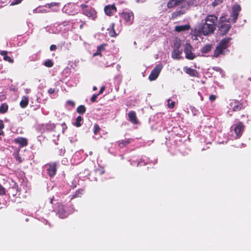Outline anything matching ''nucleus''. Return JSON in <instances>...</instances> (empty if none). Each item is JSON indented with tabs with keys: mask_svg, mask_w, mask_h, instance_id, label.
I'll list each match as a JSON object with an SVG mask.
<instances>
[{
	"mask_svg": "<svg viewBox=\"0 0 251 251\" xmlns=\"http://www.w3.org/2000/svg\"><path fill=\"white\" fill-rule=\"evenodd\" d=\"M61 126H62V132H64L65 130L67 128V126L65 123H62Z\"/></svg>",
	"mask_w": 251,
	"mask_h": 251,
	"instance_id": "603ef678",
	"label": "nucleus"
},
{
	"mask_svg": "<svg viewBox=\"0 0 251 251\" xmlns=\"http://www.w3.org/2000/svg\"><path fill=\"white\" fill-rule=\"evenodd\" d=\"M182 51L179 50V47L176 46L172 52V57L174 59L178 60L181 58Z\"/></svg>",
	"mask_w": 251,
	"mask_h": 251,
	"instance_id": "6ab92c4d",
	"label": "nucleus"
},
{
	"mask_svg": "<svg viewBox=\"0 0 251 251\" xmlns=\"http://www.w3.org/2000/svg\"><path fill=\"white\" fill-rule=\"evenodd\" d=\"M185 71L186 73L189 75L192 76H196L198 74V72L196 70L193 69L191 68L185 67Z\"/></svg>",
	"mask_w": 251,
	"mask_h": 251,
	"instance_id": "c756f323",
	"label": "nucleus"
},
{
	"mask_svg": "<svg viewBox=\"0 0 251 251\" xmlns=\"http://www.w3.org/2000/svg\"><path fill=\"white\" fill-rule=\"evenodd\" d=\"M146 1V0H136V1L137 3H143V2H144Z\"/></svg>",
	"mask_w": 251,
	"mask_h": 251,
	"instance_id": "680f3d73",
	"label": "nucleus"
},
{
	"mask_svg": "<svg viewBox=\"0 0 251 251\" xmlns=\"http://www.w3.org/2000/svg\"><path fill=\"white\" fill-rule=\"evenodd\" d=\"M229 105L234 111H239L242 107V105L237 100H232Z\"/></svg>",
	"mask_w": 251,
	"mask_h": 251,
	"instance_id": "a211bd4d",
	"label": "nucleus"
},
{
	"mask_svg": "<svg viewBox=\"0 0 251 251\" xmlns=\"http://www.w3.org/2000/svg\"><path fill=\"white\" fill-rule=\"evenodd\" d=\"M98 96H99V94H94L91 98V101L92 102H95Z\"/></svg>",
	"mask_w": 251,
	"mask_h": 251,
	"instance_id": "49530a36",
	"label": "nucleus"
},
{
	"mask_svg": "<svg viewBox=\"0 0 251 251\" xmlns=\"http://www.w3.org/2000/svg\"><path fill=\"white\" fill-rule=\"evenodd\" d=\"M40 127L42 132H50L54 130L55 126L53 123H49L47 124H43Z\"/></svg>",
	"mask_w": 251,
	"mask_h": 251,
	"instance_id": "dca6fc26",
	"label": "nucleus"
},
{
	"mask_svg": "<svg viewBox=\"0 0 251 251\" xmlns=\"http://www.w3.org/2000/svg\"><path fill=\"white\" fill-rule=\"evenodd\" d=\"M66 43L65 41H62L58 45V46L60 47L61 50L63 49Z\"/></svg>",
	"mask_w": 251,
	"mask_h": 251,
	"instance_id": "8fccbe9b",
	"label": "nucleus"
},
{
	"mask_svg": "<svg viewBox=\"0 0 251 251\" xmlns=\"http://www.w3.org/2000/svg\"><path fill=\"white\" fill-rule=\"evenodd\" d=\"M194 0H170L167 3L169 8L181 5H188V7L194 4Z\"/></svg>",
	"mask_w": 251,
	"mask_h": 251,
	"instance_id": "20e7f679",
	"label": "nucleus"
},
{
	"mask_svg": "<svg viewBox=\"0 0 251 251\" xmlns=\"http://www.w3.org/2000/svg\"><path fill=\"white\" fill-rule=\"evenodd\" d=\"M14 141L16 143L19 144L21 147L25 146L27 144V139L23 137L16 138Z\"/></svg>",
	"mask_w": 251,
	"mask_h": 251,
	"instance_id": "5701e85b",
	"label": "nucleus"
},
{
	"mask_svg": "<svg viewBox=\"0 0 251 251\" xmlns=\"http://www.w3.org/2000/svg\"><path fill=\"white\" fill-rule=\"evenodd\" d=\"M17 88H16V87L13 85H12L10 87V91H13V92H15L17 90Z\"/></svg>",
	"mask_w": 251,
	"mask_h": 251,
	"instance_id": "5fc2aeb1",
	"label": "nucleus"
},
{
	"mask_svg": "<svg viewBox=\"0 0 251 251\" xmlns=\"http://www.w3.org/2000/svg\"><path fill=\"white\" fill-rule=\"evenodd\" d=\"M244 125L241 122H238L235 125L234 130L237 138H239L241 136L244 130Z\"/></svg>",
	"mask_w": 251,
	"mask_h": 251,
	"instance_id": "2eb2a0df",
	"label": "nucleus"
},
{
	"mask_svg": "<svg viewBox=\"0 0 251 251\" xmlns=\"http://www.w3.org/2000/svg\"><path fill=\"white\" fill-rule=\"evenodd\" d=\"M167 102H168L167 105H168V108L172 109L174 107L175 105V101H172L170 99H168L167 100Z\"/></svg>",
	"mask_w": 251,
	"mask_h": 251,
	"instance_id": "4c0bfd02",
	"label": "nucleus"
},
{
	"mask_svg": "<svg viewBox=\"0 0 251 251\" xmlns=\"http://www.w3.org/2000/svg\"><path fill=\"white\" fill-rule=\"evenodd\" d=\"M210 24L202 20L201 23L192 31V34L196 37L208 36L214 33L215 29Z\"/></svg>",
	"mask_w": 251,
	"mask_h": 251,
	"instance_id": "f257e3e1",
	"label": "nucleus"
},
{
	"mask_svg": "<svg viewBox=\"0 0 251 251\" xmlns=\"http://www.w3.org/2000/svg\"><path fill=\"white\" fill-rule=\"evenodd\" d=\"M188 4H184L181 5L180 7H178L175 12H173L172 14V19H175L177 17L181 16V15L184 14L186 11L188 9Z\"/></svg>",
	"mask_w": 251,
	"mask_h": 251,
	"instance_id": "39448f33",
	"label": "nucleus"
},
{
	"mask_svg": "<svg viewBox=\"0 0 251 251\" xmlns=\"http://www.w3.org/2000/svg\"><path fill=\"white\" fill-rule=\"evenodd\" d=\"M241 8L238 4H235L233 6L232 8V12L230 17L232 18V22L233 23H235L238 19L239 12L241 11Z\"/></svg>",
	"mask_w": 251,
	"mask_h": 251,
	"instance_id": "1a4fd4ad",
	"label": "nucleus"
},
{
	"mask_svg": "<svg viewBox=\"0 0 251 251\" xmlns=\"http://www.w3.org/2000/svg\"><path fill=\"white\" fill-rule=\"evenodd\" d=\"M67 103L68 104H69L71 106H72V107L74 106L75 105V102L72 101V100H69L67 101Z\"/></svg>",
	"mask_w": 251,
	"mask_h": 251,
	"instance_id": "3c124183",
	"label": "nucleus"
},
{
	"mask_svg": "<svg viewBox=\"0 0 251 251\" xmlns=\"http://www.w3.org/2000/svg\"><path fill=\"white\" fill-rule=\"evenodd\" d=\"M93 90L94 91H95V90H97V87L96 86H94L93 88Z\"/></svg>",
	"mask_w": 251,
	"mask_h": 251,
	"instance_id": "69168bd1",
	"label": "nucleus"
},
{
	"mask_svg": "<svg viewBox=\"0 0 251 251\" xmlns=\"http://www.w3.org/2000/svg\"><path fill=\"white\" fill-rule=\"evenodd\" d=\"M104 89H105V87H104V86H102V87L100 88V91H99V93L98 94H99V95H100V94H101V93L103 92V91L104 90Z\"/></svg>",
	"mask_w": 251,
	"mask_h": 251,
	"instance_id": "13d9d810",
	"label": "nucleus"
},
{
	"mask_svg": "<svg viewBox=\"0 0 251 251\" xmlns=\"http://www.w3.org/2000/svg\"><path fill=\"white\" fill-rule=\"evenodd\" d=\"M7 53V52L6 51H5V50H1L0 51V54L3 56V57L4 56V55H6Z\"/></svg>",
	"mask_w": 251,
	"mask_h": 251,
	"instance_id": "4d7b16f0",
	"label": "nucleus"
},
{
	"mask_svg": "<svg viewBox=\"0 0 251 251\" xmlns=\"http://www.w3.org/2000/svg\"><path fill=\"white\" fill-rule=\"evenodd\" d=\"M57 207L55 211H56V213L60 218H65L75 211L73 205L70 203L62 205L59 202H57Z\"/></svg>",
	"mask_w": 251,
	"mask_h": 251,
	"instance_id": "f03ea898",
	"label": "nucleus"
},
{
	"mask_svg": "<svg viewBox=\"0 0 251 251\" xmlns=\"http://www.w3.org/2000/svg\"><path fill=\"white\" fill-rule=\"evenodd\" d=\"M122 17L125 20L127 25H130L133 22L134 16L131 11L123 12L121 15Z\"/></svg>",
	"mask_w": 251,
	"mask_h": 251,
	"instance_id": "f8f14e48",
	"label": "nucleus"
},
{
	"mask_svg": "<svg viewBox=\"0 0 251 251\" xmlns=\"http://www.w3.org/2000/svg\"><path fill=\"white\" fill-rule=\"evenodd\" d=\"M133 140L132 139H126L125 140H122L118 141V146L120 148H123L126 145L131 143Z\"/></svg>",
	"mask_w": 251,
	"mask_h": 251,
	"instance_id": "4be33fe9",
	"label": "nucleus"
},
{
	"mask_svg": "<svg viewBox=\"0 0 251 251\" xmlns=\"http://www.w3.org/2000/svg\"><path fill=\"white\" fill-rule=\"evenodd\" d=\"M190 26L189 25H177L175 27V30L177 32H181L186 31L189 29Z\"/></svg>",
	"mask_w": 251,
	"mask_h": 251,
	"instance_id": "393cba45",
	"label": "nucleus"
},
{
	"mask_svg": "<svg viewBox=\"0 0 251 251\" xmlns=\"http://www.w3.org/2000/svg\"><path fill=\"white\" fill-rule=\"evenodd\" d=\"M81 7H82V8H84V7H86V5L85 4H81Z\"/></svg>",
	"mask_w": 251,
	"mask_h": 251,
	"instance_id": "0e129e2a",
	"label": "nucleus"
},
{
	"mask_svg": "<svg viewBox=\"0 0 251 251\" xmlns=\"http://www.w3.org/2000/svg\"><path fill=\"white\" fill-rule=\"evenodd\" d=\"M57 201H58V200H56L55 198V197L53 196L52 198H50L49 199L48 201H47L46 202V204H47V205H48L49 204H51V206H52L51 210L52 211H55V207L54 208V207L53 206V204H54H54H55V203H57V202H58Z\"/></svg>",
	"mask_w": 251,
	"mask_h": 251,
	"instance_id": "bb28decb",
	"label": "nucleus"
},
{
	"mask_svg": "<svg viewBox=\"0 0 251 251\" xmlns=\"http://www.w3.org/2000/svg\"><path fill=\"white\" fill-rule=\"evenodd\" d=\"M231 37H226L222 39L218 44V46L224 49L227 52H229V50L228 48L230 46V41L231 40Z\"/></svg>",
	"mask_w": 251,
	"mask_h": 251,
	"instance_id": "ddd939ff",
	"label": "nucleus"
},
{
	"mask_svg": "<svg viewBox=\"0 0 251 251\" xmlns=\"http://www.w3.org/2000/svg\"><path fill=\"white\" fill-rule=\"evenodd\" d=\"M76 111L79 114H83L86 111V108L84 105H80L77 108Z\"/></svg>",
	"mask_w": 251,
	"mask_h": 251,
	"instance_id": "72a5a7b5",
	"label": "nucleus"
},
{
	"mask_svg": "<svg viewBox=\"0 0 251 251\" xmlns=\"http://www.w3.org/2000/svg\"><path fill=\"white\" fill-rule=\"evenodd\" d=\"M58 91V89H54V88H50L48 90V93L49 94H52L55 92Z\"/></svg>",
	"mask_w": 251,
	"mask_h": 251,
	"instance_id": "c03bdc74",
	"label": "nucleus"
},
{
	"mask_svg": "<svg viewBox=\"0 0 251 251\" xmlns=\"http://www.w3.org/2000/svg\"><path fill=\"white\" fill-rule=\"evenodd\" d=\"M84 193V190L83 189H79L76 190L75 193L70 196V199L72 200L74 198L80 197Z\"/></svg>",
	"mask_w": 251,
	"mask_h": 251,
	"instance_id": "b1692460",
	"label": "nucleus"
},
{
	"mask_svg": "<svg viewBox=\"0 0 251 251\" xmlns=\"http://www.w3.org/2000/svg\"><path fill=\"white\" fill-rule=\"evenodd\" d=\"M95 173L97 176H101L104 173V170L103 168L99 167L95 170Z\"/></svg>",
	"mask_w": 251,
	"mask_h": 251,
	"instance_id": "f704fd0d",
	"label": "nucleus"
},
{
	"mask_svg": "<svg viewBox=\"0 0 251 251\" xmlns=\"http://www.w3.org/2000/svg\"><path fill=\"white\" fill-rule=\"evenodd\" d=\"M3 59L5 61H8L10 63H13V59H12L10 57L8 56L7 54L6 55H4L3 57Z\"/></svg>",
	"mask_w": 251,
	"mask_h": 251,
	"instance_id": "a19ab883",
	"label": "nucleus"
},
{
	"mask_svg": "<svg viewBox=\"0 0 251 251\" xmlns=\"http://www.w3.org/2000/svg\"><path fill=\"white\" fill-rule=\"evenodd\" d=\"M162 68L163 66L162 64H159L157 65L151 71L149 76V79L150 81L155 80L158 77Z\"/></svg>",
	"mask_w": 251,
	"mask_h": 251,
	"instance_id": "0eeeda50",
	"label": "nucleus"
},
{
	"mask_svg": "<svg viewBox=\"0 0 251 251\" xmlns=\"http://www.w3.org/2000/svg\"><path fill=\"white\" fill-rule=\"evenodd\" d=\"M223 1L224 0H214V1L212 2L211 5L213 7H215L220 5L223 3Z\"/></svg>",
	"mask_w": 251,
	"mask_h": 251,
	"instance_id": "c9c22d12",
	"label": "nucleus"
},
{
	"mask_svg": "<svg viewBox=\"0 0 251 251\" xmlns=\"http://www.w3.org/2000/svg\"><path fill=\"white\" fill-rule=\"evenodd\" d=\"M16 160L20 163L22 162V161L21 157H20L19 155L17 156V157H16Z\"/></svg>",
	"mask_w": 251,
	"mask_h": 251,
	"instance_id": "bf43d9fd",
	"label": "nucleus"
},
{
	"mask_svg": "<svg viewBox=\"0 0 251 251\" xmlns=\"http://www.w3.org/2000/svg\"><path fill=\"white\" fill-rule=\"evenodd\" d=\"M100 129V127L97 125H95L94 127V133L95 134H96L97 132L99 131Z\"/></svg>",
	"mask_w": 251,
	"mask_h": 251,
	"instance_id": "a18cd8bd",
	"label": "nucleus"
},
{
	"mask_svg": "<svg viewBox=\"0 0 251 251\" xmlns=\"http://www.w3.org/2000/svg\"><path fill=\"white\" fill-rule=\"evenodd\" d=\"M71 48H72L71 43V42H67L66 43L64 47L63 48V50L65 51H69L71 50Z\"/></svg>",
	"mask_w": 251,
	"mask_h": 251,
	"instance_id": "e433bc0d",
	"label": "nucleus"
},
{
	"mask_svg": "<svg viewBox=\"0 0 251 251\" xmlns=\"http://www.w3.org/2000/svg\"><path fill=\"white\" fill-rule=\"evenodd\" d=\"M111 25H112L111 27H112V28H114V24L113 23H112V24H111ZM109 35H110V36H111V37H114V36H115L116 35V33H115V30H114V29H113L112 31H110V32H109Z\"/></svg>",
	"mask_w": 251,
	"mask_h": 251,
	"instance_id": "37998d69",
	"label": "nucleus"
},
{
	"mask_svg": "<svg viewBox=\"0 0 251 251\" xmlns=\"http://www.w3.org/2000/svg\"><path fill=\"white\" fill-rule=\"evenodd\" d=\"M65 150H64V149H60V150H59V154L60 155H64V154L65 153Z\"/></svg>",
	"mask_w": 251,
	"mask_h": 251,
	"instance_id": "6e6d98bb",
	"label": "nucleus"
},
{
	"mask_svg": "<svg viewBox=\"0 0 251 251\" xmlns=\"http://www.w3.org/2000/svg\"><path fill=\"white\" fill-rule=\"evenodd\" d=\"M56 46L55 45H51L50 46V49L51 51L55 50L56 49Z\"/></svg>",
	"mask_w": 251,
	"mask_h": 251,
	"instance_id": "864d4df0",
	"label": "nucleus"
},
{
	"mask_svg": "<svg viewBox=\"0 0 251 251\" xmlns=\"http://www.w3.org/2000/svg\"><path fill=\"white\" fill-rule=\"evenodd\" d=\"M8 106L7 103H3L0 106V113H5L8 110Z\"/></svg>",
	"mask_w": 251,
	"mask_h": 251,
	"instance_id": "473e14b6",
	"label": "nucleus"
},
{
	"mask_svg": "<svg viewBox=\"0 0 251 251\" xmlns=\"http://www.w3.org/2000/svg\"><path fill=\"white\" fill-rule=\"evenodd\" d=\"M150 162V159L147 158L146 156H142L140 161H132L130 162V165L132 166H141L145 165Z\"/></svg>",
	"mask_w": 251,
	"mask_h": 251,
	"instance_id": "4468645a",
	"label": "nucleus"
},
{
	"mask_svg": "<svg viewBox=\"0 0 251 251\" xmlns=\"http://www.w3.org/2000/svg\"><path fill=\"white\" fill-rule=\"evenodd\" d=\"M106 44H101L97 47V50L96 52L94 53L93 56H95L98 55H101V52L104 50V47Z\"/></svg>",
	"mask_w": 251,
	"mask_h": 251,
	"instance_id": "7c9ffc66",
	"label": "nucleus"
},
{
	"mask_svg": "<svg viewBox=\"0 0 251 251\" xmlns=\"http://www.w3.org/2000/svg\"><path fill=\"white\" fill-rule=\"evenodd\" d=\"M8 194L13 197L16 196L18 193V190L16 186L10 187L7 190Z\"/></svg>",
	"mask_w": 251,
	"mask_h": 251,
	"instance_id": "cd10ccee",
	"label": "nucleus"
},
{
	"mask_svg": "<svg viewBox=\"0 0 251 251\" xmlns=\"http://www.w3.org/2000/svg\"><path fill=\"white\" fill-rule=\"evenodd\" d=\"M212 46V45L211 44H206L201 48V51L202 53H208L211 50Z\"/></svg>",
	"mask_w": 251,
	"mask_h": 251,
	"instance_id": "a878e982",
	"label": "nucleus"
},
{
	"mask_svg": "<svg viewBox=\"0 0 251 251\" xmlns=\"http://www.w3.org/2000/svg\"><path fill=\"white\" fill-rule=\"evenodd\" d=\"M128 120L133 124H137L138 121L137 119L136 113L133 111H130L128 113Z\"/></svg>",
	"mask_w": 251,
	"mask_h": 251,
	"instance_id": "aec40b11",
	"label": "nucleus"
},
{
	"mask_svg": "<svg viewBox=\"0 0 251 251\" xmlns=\"http://www.w3.org/2000/svg\"><path fill=\"white\" fill-rule=\"evenodd\" d=\"M203 20L208 24H210L211 26H212V27L216 30L217 26V23L219 22L217 16L214 14H209Z\"/></svg>",
	"mask_w": 251,
	"mask_h": 251,
	"instance_id": "423d86ee",
	"label": "nucleus"
},
{
	"mask_svg": "<svg viewBox=\"0 0 251 251\" xmlns=\"http://www.w3.org/2000/svg\"><path fill=\"white\" fill-rule=\"evenodd\" d=\"M193 50V47L189 44H186L184 49V52L185 54V57L189 60L194 59L196 56L195 54L192 52Z\"/></svg>",
	"mask_w": 251,
	"mask_h": 251,
	"instance_id": "6e6552de",
	"label": "nucleus"
},
{
	"mask_svg": "<svg viewBox=\"0 0 251 251\" xmlns=\"http://www.w3.org/2000/svg\"><path fill=\"white\" fill-rule=\"evenodd\" d=\"M67 162V160L66 158H64L62 160V163L63 164H66V163Z\"/></svg>",
	"mask_w": 251,
	"mask_h": 251,
	"instance_id": "052dcab7",
	"label": "nucleus"
},
{
	"mask_svg": "<svg viewBox=\"0 0 251 251\" xmlns=\"http://www.w3.org/2000/svg\"><path fill=\"white\" fill-rule=\"evenodd\" d=\"M44 64L47 67H51L53 66V63L51 60L48 59L45 61Z\"/></svg>",
	"mask_w": 251,
	"mask_h": 251,
	"instance_id": "58836bf2",
	"label": "nucleus"
},
{
	"mask_svg": "<svg viewBox=\"0 0 251 251\" xmlns=\"http://www.w3.org/2000/svg\"><path fill=\"white\" fill-rule=\"evenodd\" d=\"M53 142H54V143L55 144H57V143H56V142H55V140H53Z\"/></svg>",
	"mask_w": 251,
	"mask_h": 251,
	"instance_id": "338daca9",
	"label": "nucleus"
},
{
	"mask_svg": "<svg viewBox=\"0 0 251 251\" xmlns=\"http://www.w3.org/2000/svg\"><path fill=\"white\" fill-rule=\"evenodd\" d=\"M226 53V51L224 49H223L221 47H220L219 46L217 45L214 51V54L212 55V57L218 58L221 55H224Z\"/></svg>",
	"mask_w": 251,
	"mask_h": 251,
	"instance_id": "f3484780",
	"label": "nucleus"
},
{
	"mask_svg": "<svg viewBox=\"0 0 251 251\" xmlns=\"http://www.w3.org/2000/svg\"><path fill=\"white\" fill-rule=\"evenodd\" d=\"M56 163L53 162L46 165L47 172L50 177L54 176L56 173Z\"/></svg>",
	"mask_w": 251,
	"mask_h": 251,
	"instance_id": "9b49d317",
	"label": "nucleus"
},
{
	"mask_svg": "<svg viewBox=\"0 0 251 251\" xmlns=\"http://www.w3.org/2000/svg\"><path fill=\"white\" fill-rule=\"evenodd\" d=\"M92 153H92V151H90V152H89L90 155H92Z\"/></svg>",
	"mask_w": 251,
	"mask_h": 251,
	"instance_id": "774afa93",
	"label": "nucleus"
},
{
	"mask_svg": "<svg viewBox=\"0 0 251 251\" xmlns=\"http://www.w3.org/2000/svg\"><path fill=\"white\" fill-rule=\"evenodd\" d=\"M241 8L238 4H235L233 6L232 8V12L230 17L232 18V22L233 23H235L238 19L239 12L241 11Z\"/></svg>",
	"mask_w": 251,
	"mask_h": 251,
	"instance_id": "9d476101",
	"label": "nucleus"
},
{
	"mask_svg": "<svg viewBox=\"0 0 251 251\" xmlns=\"http://www.w3.org/2000/svg\"><path fill=\"white\" fill-rule=\"evenodd\" d=\"M116 11V7L114 5H107L104 7V12L107 15H110Z\"/></svg>",
	"mask_w": 251,
	"mask_h": 251,
	"instance_id": "412c9836",
	"label": "nucleus"
},
{
	"mask_svg": "<svg viewBox=\"0 0 251 251\" xmlns=\"http://www.w3.org/2000/svg\"><path fill=\"white\" fill-rule=\"evenodd\" d=\"M4 128L3 122L2 120H0V135H2L3 132L2 129Z\"/></svg>",
	"mask_w": 251,
	"mask_h": 251,
	"instance_id": "79ce46f5",
	"label": "nucleus"
},
{
	"mask_svg": "<svg viewBox=\"0 0 251 251\" xmlns=\"http://www.w3.org/2000/svg\"><path fill=\"white\" fill-rule=\"evenodd\" d=\"M5 194V189L0 184V195H4Z\"/></svg>",
	"mask_w": 251,
	"mask_h": 251,
	"instance_id": "de8ad7c7",
	"label": "nucleus"
},
{
	"mask_svg": "<svg viewBox=\"0 0 251 251\" xmlns=\"http://www.w3.org/2000/svg\"><path fill=\"white\" fill-rule=\"evenodd\" d=\"M82 121H83V118L80 116H78L76 118L75 121L73 123V124L74 126H76V127H79L81 126Z\"/></svg>",
	"mask_w": 251,
	"mask_h": 251,
	"instance_id": "2f4dec72",
	"label": "nucleus"
},
{
	"mask_svg": "<svg viewBox=\"0 0 251 251\" xmlns=\"http://www.w3.org/2000/svg\"><path fill=\"white\" fill-rule=\"evenodd\" d=\"M28 103V97L27 96H23L20 101V105L22 108L26 107Z\"/></svg>",
	"mask_w": 251,
	"mask_h": 251,
	"instance_id": "c85d7f7f",
	"label": "nucleus"
},
{
	"mask_svg": "<svg viewBox=\"0 0 251 251\" xmlns=\"http://www.w3.org/2000/svg\"><path fill=\"white\" fill-rule=\"evenodd\" d=\"M218 27L220 33L225 35L228 32L231 28V25L229 21H225L224 18L221 17L219 20Z\"/></svg>",
	"mask_w": 251,
	"mask_h": 251,
	"instance_id": "7ed1b4c3",
	"label": "nucleus"
},
{
	"mask_svg": "<svg viewBox=\"0 0 251 251\" xmlns=\"http://www.w3.org/2000/svg\"><path fill=\"white\" fill-rule=\"evenodd\" d=\"M116 68H117V70H119L120 69L121 66H120V65L119 64H117V66H116Z\"/></svg>",
	"mask_w": 251,
	"mask_h": 251,
	"instance_id": "e2e57ef3",
	"label": "nucleus"
},
{
	"mask_svg": "<svg viewBox=\"0 0 251 251\" xmlns=\"http://www.w3.org/2000/svg\"><path fill=\"white\" fill-rule=\"evenodd\" d=\"M216 96L214 95H211L209 98V100L211 102L214 101L216 100Z\"/></svg>",
	"mask_w": 251,
	"mask_h": 251,
	"instance_id": "09e8293b",
	"label": "nucleus"
},
{
	"mask_svg": "<svg viewBox=\"0 0 251 251\" xmlns=\"http://www.w3.org/2000/svg\"><path fill=\"white\" fill-rule=\"evenodd\" d=\"M213 69L215 71L219 72L222 75H224L225 72L220 67H214L213 68Z\"/></svg>",
	"mask_w": 251,
	"mask_h": 251,
	"instance_id": "ea45409f",
	"label": "nucleus"
}]
</instances>
